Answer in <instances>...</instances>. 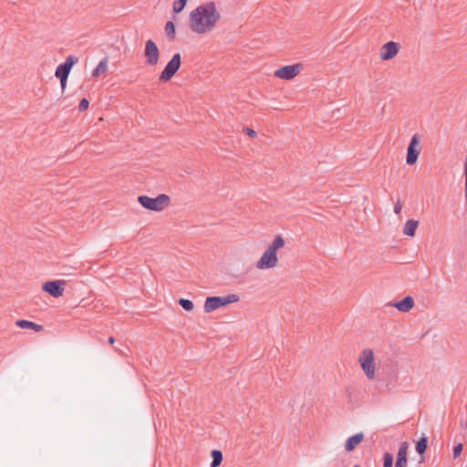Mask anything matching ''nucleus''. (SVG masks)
<instances>
[{"label":"nucleus","mask_w":467,"mask_h":467,"mask_svg":"<svg viewBox=\"0 0 467 467\" xmlns=\"http://www.w3.org/2000/svg\"><path fill=\"white\" fill-rule=\"evenodd\" d=\"M220 19L214 2H206L191 12L190 27L197 34H205L212 31Z\"/></svg>","instance_id":"1"},{"label":"nucleus","mask_w":467,"mask_h":467,"mask_svg":"<svg viewBox=\"0 0 467 467\" xmlns=\"http://www.w3.org/2000/svg\"><path fill=\"white\" fill-rule=\"evenodd\" d=\"M285 244V239L281 235H276L272 244L265 251L262 257L256 262V267L261 270L275 267L278 263L276 252L278 249L284 247Z\"/></svg>","instance_id":"2"},{"label":"nucleus","mask_w":467,"mask_h":467,"mask_svg":"<svg viewBox=\"0 0 467 467\" xmlns=\"http://www.w3.org/2000/svg\"><path fill=\"white\" fill-rule=\"evenodd\" d=\"M139 203L146 210L153 212H161L171 204V198L169 195L161 193L155 198L147 195H140L138 197Z\"/></svg>","instance_id":"3"},{"label":"nucleus","mask_w":467,"mask_h":467,"mask_svg":"<svg viewBox=\"0 0 467 467\" xmlns=\"http://www.w3.org/2000/svg\"><path fill=\"white\" fill-rule=\"evenodd\" d=\"M240 296L236 294H229L225 296H208L204 302V312L210 313L219 307L225 306L229 304L237 303Z\"/></svg>","instance_id":"4"},{"label":"nucleus","mask_w":467,"mask_h":467,"mask_svg":"<svg viewBox=\"0 0 467 467\" xmlns=\"http://www.w3.org/2000/svg\"><path fill=\"white\" fill-rule=\"evenodd\" d=\"M374 352L371 348H365L360 357L358 362L360 367L368 379H375V361Z\"/></svg>","instance_id":"5"},{"label":"nucleus","mask_w":467,"mask_h":467,"mask_svg":"<svg viewBox=\"0 0 467 467\" xmlns=\"http://www.w3.org/2000/svg\"><path fill=\"white\" fill-rule=\"evenodd\" d=\"M182 65V57L180 53H176L172 56L171 59L167 63L164 69L160 75V81L168 82L170 81L177 71L180 69Z\"/></svg>","instance_id":"6"},{"label":"nucleus","mask_w":467,"mask_h":467,"mask_svg":"<svg viewBox=\"0 0 467 467\" xmlns=\"http://www.w3.org/2000/svg\"><path fill=\"white\" fill-rule=\"evenodd\" d=\"M303 67H304L301 63L284 66L276 69L274 75L281 79L291 80L303 70Z\"/></svg>","instance_id":"7"},{"label":"nucleus","mask_w":467,"mask_h":467,"mask_svg":"<svg viewBox=\"0 0 467 467\" xmlns=\"http://www.w3.org/2000/svg\"><path fill=\"white\" fill-rule=\"evenodd\" d=\"M420 139L418 134H414L407 149L406 162L408 165H413L417 162L420 152Z\"/></svg>","instance_id":"8"},{"label":"nucleus","mask_w":467,"mask_h":467,"mask_svg":"<svg viewBox=\"0 0 467 467\" xmlns=\"http://www.w3.org/2000/svg\"><path fill=\"white\" fill-rule=\"evenodd\" d=\"M144 56L146 64L148 66H156L160 60V50L151 39H149L145 43Z\"/></svg>","instance_id":"9"},{"label":"nucleus","mask_w":467,"mask_h":467,"mask_svg":"<svg viewBox=\"0 0 467 467\" xmlns=\"http://www.w3.org/2000/svg\"><path fill=\"white\" fill-rule=\"evenodd\" d=\"M66 282L64 280L47 281L43 284L42 290L54 297L63 295Z\"/></svg>","instance_id":"10"},{"label":"nucleus","mask_w":467,"mask_h":467,"mask_svg":"<svg viewBox=\"0 0 467 467\" xmlns=\"http://www.w3.org/2000/svg\"><path fill=\"white\" fill-rule=\"evenodd\" d=\"M78 61V58L75 56H68L66 61L57 67L55 76L57 78H67L73 66Z\"/></svg>","instance_id":"11"},{"label":"nucleus","mask_w":467,"mask_h":467,"mask_svg":"<svg viewBox=\"0 0 467 467\" xmlns=\"http://www.w3.org/2000/svg\"><path fill=\"white\" fill-rule=\"evenodd\" d=\"M400 50V44L394 41H389L380 48L379 58L388 61L394 58Z\"/></svg>","instance_id":"12"},{"label":"nucleus","mask_w":467,"mask_h":467,"mask_svg":"<svg viewBox=\"0 0 467 467\" xmlns=\"http://www.w3.org/2000/svg\"><path fill=\"white\" fill-rule=\"evenodd\" d=\"M16 325L20 328L32 329L36 332H40L44 329V327L42 325L25 319L16 320Z\"/></svg>","instance_id":"13"},{"label":"nucleus","mask_w":467,"mask_h":467,"mask_svg":"<svg viewBox=\"0 0 467 467\" xmlns=\"http://www.w3.org/2000/svg\"><path fill=\"white\" fill-rule=\"evenodd\" d=\"M400 312H409L414 306L413 298L410 296L394 305Z\"/></svg>","instance_id":"14"},{"label":"nucleus","mask_w":467,"mask_h":467,"mask_svg":"<svg viewBox=\"0 0 467 467\" xmlns=\"http://www.w3.org/2000/svg\"><path fill=\"white\" fill-rule=\"evenodd\" d=\"M419 226V222L413 219H410L406 222L403 227V234L405 235L413 237L415 235L416 230Z\"/></svg>","instance_id":"15"},{"label":"nucleus","mask_w":467,"mask_h":467,"mask_svg":"<svg viewBox=\"0 0 467 467\" xmlns=\"http://www.w3.org/2000/svg\"><path fill=\"white\" fill-rule=\"evenodd\" d=\"M108 64H109V58L108 57H105L99 65L93 69L92 71V77L93 78H99L100 75L106 73L108 69Z\"/></svg>","instance_id":"16"},{"label":"nucleus","mask_w":467,"mask_h":467,"mask_svg":"<svg viewBox=\"0 0 467 467\" xmlns=\"http://www.w3.org/2000/svg\"><path fill=\"white\" fill-rule=\"evenodd\" d=\"M213 461L211 462V467H218L221 465L223 462V452L219 450H213L211 452Z\"/></svg>","instance_id":"17"},{"label":"nucleus","mask_w":467,"mask_h":467,"mask_svg":"<svg viewBox=\"0 0 467 467\" xmlns=\"http://www.w3.org/2000/svg\"><path fill=\"white\" fill-rule=\"evenodd\" d=\"M428 447V438L426 436L421 437L416 443V451L419 454L425 453Z\"/></svg>","instance_id":"18"},{"label":"nucleus","mask_w":467,"mask_h":467,"mask_svg":"<svg viewBox=\"0 0 467 467\" xmlns=\"http://www.w3.org/2000/svg\"><path fill=\"white\" fill-rule=\"evenodd\" d=\"M165 34L170 40L175 39V25L171 21H168L165 25Z\"/></svg>","instance_id":"19"},{"label":"nucleus","mask_w":467,"mask_h":467,"mask_svg":"<svg viewBox=\"0 0 467 467\" xmlns=\"http://www.w3.org/2000/svg\"><path fill=\"white\" fill-rule=\"evenodd\" d=\"M187 1L188 0H176V1H174L173 5H172L173 13H175V14L181 13L184 9V7H185V5L187 4Z\"/></svg>","instance_id":"20"},{"label":"nucleus","mask_w":467,"mask_h":467,"mask_svg":"<svg viewBox=\"0 0 467 467\" xmlns=\"http://www.w3.org/2000/svg\"><path fill=\"white\" fill-rule=\"evenodd\" d=\"M179 305L186 311H192L194 307L193 303L186 298H180Z\"/></svg>","instance_id":"21"},{"label":"nucleus","mask_w":467,"mask_h":467,"mask_svg":"<svg viewBox=\"0 0 467 467\" xmlns=\"http://www.w3.org/2000/svg\"><path fill=\"white\" fill-rule=\"evenodd\" d=\"M408 449H409L408 442L407 441L401 442L400 445L399 451H398L397 457H401V458L405 457V458H407Z\"/></svg>","instance_id":"22"},{"label":"nucleus","mask_w":467,"mask_h":467,"mask_svg":"<svg viewBox=\"0 0 467 467\" xmlns=\"http://www.w3.org/2000/svg\"><path fill=\"white\" fill-rule=\"evenodd\" d=\"M364 439V435L362 432L352 435V450L359 444Z\"/></svg>","instance_id":"23"},{"label":"nucleus","mask_w":467,"mask_h":467,"mask_svg":"<svg viewBox=\"0 0 467 467\" xmlns=\"http://www.w3.org/2000/svg\"><path fill=\"white\" fill-rule=\"evenodd\" d=\"M384 467H393V455L389 452L384 454Z\"/></svg>","instance_id":"24"},{"label":"nucleus","mask_w":467,"mask_h":467,"mask_svg":"<svg viewBox=\"0 0 467 467\" xmlns=\"http://www.w3.org/2000/svg\"><path fill=\"white\" fill-rule=\"evenodd\" d=\"M462 447L463 446L462 443H458L457 445H455L453 447V458L454 459L458 458L461 455V453L462 451Z\"/></svg>","instance_id":"25"},{"label":"nucleus","mask_w":467,"mask_h":467,"mask_svg":"<svg viewBox=\"0 0 467 467\" xmlns=\"http://www.w3.org/2000/svg\"><path fill=\"white\" fill-rule=\"evenodd\" d=\"M88 106H89V101L84 98L79 101L78 109L80 111H84V110L88 109Z\"/></svg>","instance_id":"26"},{"label":"nucleus","mask_w":467,"mask_h":467,"mask_svg":"<svg viewBox=\"0 0 467 467\" xmlns=\"http://www.w3.org/2000/svg\"><path fill=\"white\" fill-rule=\"evenodd\" d=\"M407 462H408L407 458L397 457L395 467H407Z\"/></svg>","instance_id":"27"},{"label":"nucleus","mask_w":467,"mask_h":467,"mask_svg":"<svg viewBox=\"0 0 467 467\" xmlns=\"http://www.w3.org/2000/svg\"><path fill=\"white\" fill-rule=\"evenodd\" d=\"M244 130L245 131V133L251 137V138H255L257 133L255 130H254L253 129L251 128H244Z\"/></svg>","instance_id":"28"},{"label":"nucleus","mask_w":467,"mask_h":467,"mask_svg":"<svg viewBox=\"0 0 467 467\" xmlns=\"http://www.w3.org/2000/svg\"><path fill=\"white\" fill-rule=\"evenodd\" d=\"M401 209H402V202H401V201L399 200L394 206L395 214H397V215L400 214L401 212Z\"/></svg>","instance_id":"29"},{"label":"nucleus","mask_w":467,"mask_h":467,"mask_svg":"<svg viewBox=\"0 0 467 467\" xmlns=\"http://www.w3.org/2000/svg\"><path fill=\"white\" fill-rule=\"evenodd\" d=\"M60 80V85H61V89H62V92L65 91L66 89V87H67V78H59Z\"/></svg>","instance_id":"30"},{"label":"nucleus","mask_w":467,"mask_h":467,"mask_svg":"<svg viewBox=\"0 0 467 467\" xmlns=\"http://www.w3.org/2000/svg\"><path fill=\"white\" fill-rule=\"evenodd\" d=\"M345 449L347 451H350V437L346 440Z\"/></svg>","instance_id":"31"},{"label":"nucleus","mask_w":467,"mask_h":467,"mask_svg":"<svg viewBox=\"0 0 467 467\" xmlns=\"http://www.w3.org/2000/svg\"><path fill=\"white\" fill-rule=\"evenodd\" d=\"M464 195H465V202H467V179H465Z\"/></svg>","instance_id":"32"},{"label":"nucleus","mask_w":467,"mask_h":467,"mask_svg":"<svg viewBox=\"0 0 467 467\" xmlns=\"http://www.w3.org/2000/svg\"><path fill=\"white\" fill-rule=\"evenodd\" d=\"M109 343L110 345H113V344L115 343V338H114L113 337H109Z\"/></svg>","instance_id":"33"},{"label":"nucleus","mask_w":467,"mask_h":467,"mask_svg":"<svg viewBox=\"0 0 467 467\" xmlns=\"http://www.w3.org/2000/svg\"><path fill=\"white\" fill-rule=\"evenodd\" d=\"M465 179H467V158L464 164Z\"/></svg>","instance_id":"34"},{"label":"nucleus","mask_w":467,"mask_h":467,"mask_svg":"<svg viewBox=\"0 0 467 467\" xmlns=\"http://www.w3.org/2000/svg\"><path fill=\"white\" fill-rule=\"evenodd\" d=\"M354 467H360L359 465H355Z\"/></svg>","instance_id":"35"}]
</instances>
